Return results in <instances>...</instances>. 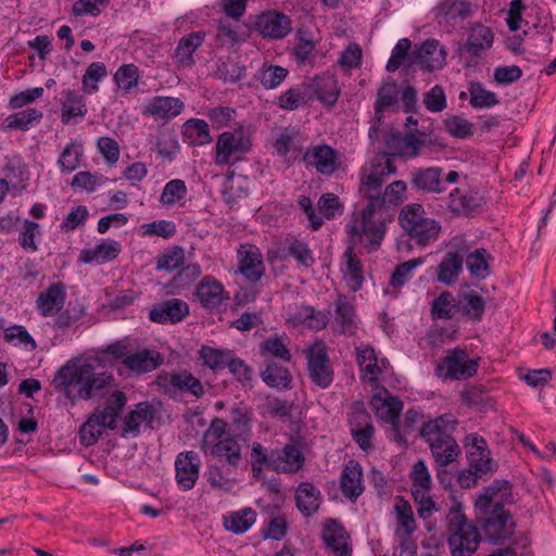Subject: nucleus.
<instances>
[{
    "mask_svg": "<svg viewBox=\"0 0 556 556\" xmlns=\"http://www.w3.org/2000/svg\"><path fill=\"white\" fill-rule=\"evenodd\" d=\"M346 232L352 245L361 244L369 251L377 250L386 233L382 212L362 208L355 212L346 225Z\"/></svg>",
    "mask_w": 556,
    "mask_h": 556,
    "instance_id": "423d86ee",
    "label": "nucleus"
},
{
    "mask_svg": "<svg viewBox=\"0 0 556 556\" xmlns=\"http://www.w3.org/2000/svg\"><path fill=\"white\" fill-rule=\"evenodd\" d=\"M66 299L65 287L61 282L52 283L41 292L36 300V307L41 316L48 317L58 314Z\"/></svg>",
    "mask_w": 556,
    "mask_h": 556,
    "instance_id": "393cba45",
    "label": "nucleus"
},
{
    "mask_svg": "<svg viewBox=\"0 0 556 556\" xmlns=\"http://www.w3.org/2000/svg\"><path fill=\"white\" fill-rule=\"evenodd\" d=\"M447 544L452 556H471L478 548L481 534L463 513L460 502L453 500L447 514Z\"/></svg>",
    "mask_w": 556,
    "mask_h": 556,
    "instance_id": "20e7f679",
    "label": "nucleus"
},
{
    "mask_svg": "<svg viewBox=\"0 0 556 556\" xmlns=\"http://www.w3.org/2000/svg\"><path fill=\"white\" fill-rule=\"evenodd\" d=\"M514 503L511 485L506 480L493 481L476 500V508L481 513V528L489 542L498 544L514 535L516 520L506 507Z\"/></svg>",
    "mask_w": 556,
    "mask_h": 556,
    "instance_id": "f257e3e1",
    "label": "nucleus"
},
{
    "mask_svg": "<svg viewBox=\"0 0 556 556\" xmlns=\"http://www.w3.org/2000/svg\"><path fill=\"white\" fill-rule=\"evenodd\" d=\"M108 71L102 62H93L91 63L84 76H83V88L88 93H94L99 90L97 85L98 81L106 77Z\"/></svg>",
    "mask_w": 556,
    "mask_h": 556,
    "instance_id": "338daca9",
    "label": "nucleus"
},
{
    "mask_svg": "<svg viewBox=\"0 0 556 556\" xmlns=\"http://www.w3.org/2000/svg\"><path fill=\"white\" fill-rule=\"evenodd\" d=\"M399 222L409 241L420 247L437 241L441 232L440 223L427 216L424 206L418 203L404 206L400 212Z\"/></svg>",
    "mask_w": 556,
    "mask_h": 556,
    "instance_id": "39448f33",
    "label": "nucleus"
},
{
    "mask_svg": "<svg viewBox=\"0 0 556 556\" xmlns=\"http://www.w3.org/2000/svg\"><path fill=\"white\" fill-rule=\"evenodd\" d=\"M388 153L395 156L415 157L419 154L424 140L418 139L414 134L402 135L392 132L387 141Z\"/></svg>",
    "mask_w": 556,
    "mask_h": 556,
    "instance_id": "bb28decb",
    "label": "nucleus"
},
{
    "mask_svg": "<svg viewBox=\"0 0 556 556\" xmlns=\"http://www.w3.org/2000/svg\"><path fill=\"white\" fill-rule=\"evenodd\" d=\"M307 367L312 381L321 389L333 381V370L325 350H311L307 354Z\"/></svg>",
    "mask_w": 556,
    "mask_h": 556,
    "instance_id": "dca6fc26",
    "label": "nucleus"
},
{
    "mask_svg": "<svg viewBox=\"0 0 556 556\" xmlns=\"http://www.w3.org/2000/svg\"><path fill=\"white\" fill-rule=\"evenodd\" d=\"M356 362L362 371V378L370 382L378 380L381 368L378 366L377 355L374 348L362 344L355 348Z\"/></svg>",
    "mask_w": 556,
    "mask_h": 556,
    "instance_id": "79ce46f5",
    "label": "nucleus"
},
{
    "mask_svg": "<svg viewBox=\"0 0 556 556\" xmlns=\"http://www.w3.org/2000/svg\"><path fill=\"white\" fill-rule=\"evenodd\" d=\"M84 155V147L80 142L70 141L60 153L58 165L62 173H72L79 167Z\"/></svg>",
    "mask_w": 556,
    "mask_h": 556,
    "instance_id": "3c124183",
    "label": "nucleus"
},
{
    "mask_svg": "<svg viewBox=\"0 0 556 556\" xmlns=\"http://www.w3.org/2000/svg\"><path fill=\"white\" fill-rule=\"evenodd\" d=\"M187 195V187L181 179H172L165 184L160 202L163 205H173Z\"/></svg>",
    "mask_w": 556,
    "mask_h": 556,
    "instance_id": "774afa93",
    "label": "nucleus"
},
{
    "mask_svg": "<svg viewBox=\"0 0 556 556\" xmlns=\"http://www.w3.org/2000/svg\"><path fill=\"white\" fill-rule=\"evenodd\" d=\"M289 71L282 66L264 63L256 72L255 78L265 89L279 87L287 78Z\"/></svg>",
    "mask_w": 556,
    "mask_h": 556,
    "instance_id": "603ef678",
    "label": "nucleus"
},
{
    "mask_svg": "<svg viewBox=\"0 0 556 556\" xmlns=\"http://www.w3.org/2000/svg\"><path fill=\"white\" fill-rule=\"evenodd\" d=\"M478 361V358H469L465 350L456 348L447 353L437 366L435 371L439 377L466 379L476 375Z\"/></svg>",
    "mask_w": 556,
    "mask_h": 556,
    "instance_id": "0eeeda50",
    "label": "nucleus"
},
{
    "mask_svg": "<svg viewBox=\"0 0 556 556\" xmlns=\"http://www.w3.org/2000/svg\"><path fill=\"white\" fill-rule=\"evenodd\" d=\"M127 397L122 391H115L108 399L104 408L91 416V421H96L97 426L116 429L117 421L126 405Z\"/></svg>",
    "mask_w": 556,
    "mask_h": 556,
    "instance_id": "412c9836",
    "label": "nucleus"
},
{
    "mask_svg": "<svg viewBox=\"0 0 556 556\" xmlns=\"http://www.w3.org/2000/svg\"><path fill=\"white\" fill-rule=\"evenodd\" d=\"M253 412L245 405L239 404L230 410L228 427L235 437L247 441L251 434Z\"/></svg>",
    "mask_w": 556,
    "mask_h": 556,
    "instance_id": "a19ab883",
    "label": "nucleus"
},
{
    "mask_svg": "<svg viewBox=\"0 0 556 556\" xmlns=\"http://www.w3.org/2000/svg\"><path fill=\"white\" fill-rule=\"evenodd\" d=\"M295 503L303 516L311 517L319 508L320 492L312 483L302 482L296 489Z\"/></svg>",
    "mask_w": 556,
    "mask_h": 556,
    "instance_id": "4c0bfd02",
    "label": "nucleus"
},
{
    "mask_svg": "<svg viewBox=\"0 0 556 556\" xmlns=\"http://www.w3.org/2000/svg\"><path fill=\"white\" fill-rule=\"evenodd\" d=\"M194 295L201 306L207 309L218 308L229 299L224 286L212 276H205L197 286Z\"/></svg>",
    "mask_w": 556,
    "mask_h": 556,
    "instance_id": "a211bd4d",
    "label": "nucleus"
},
{
    "mask_svg": "<svg viewBox=\"0 0 556 556\" xmlns=\"http://www.w3.org/2000/svg\"><path fill=\"white\" fill-rule=\"evenodd\" d=\"M399 93L397 84L392 79L386 80L379 88L375 102V117L378 123L382 119L383 111L393 109L397 104Z\"/></svg>",
    "mask_w": 556,
    "mask_h": 556,
    "instance_id": "49530a36",
    "label": "nucleus"
},
{
    "mask_svg": "<svg viewBox=\"0 0 556 556\" xmlns=\"http://www.w3.org/2000/svg\"><path fill=\"white\" fill-rule=\"evenodd\" d=\"M394 509L399 521L396 533L400 534L403 531V535L410 536L417 528L412 506L403 497H399Z\"/></svg>",
    "mask_w": 556,
    "mask_h": 556,
    "instance_id": "6e6d98bb",
    "label": "nucleus"
},
{
    "mask_svg": "<svg viewBox=\"0 0 556 556\" xmlns=\"http://www.w3.org/2000/svg\"><path fill=\"white\" fill-rule=\"evenodd\" d=\"M239 271L250 282H257L264 275L262 254L256 248L238 251Z\"/></svg>",
    "mask_w": 556,
    "mask_h": 556,
    "instance_id": "c756f323",
    "label": "nucleus"
},
{
    "mask_svg": "<svg viewBox=\"0 0 556 556\" xmlns=\"http://www.w3.org/2000/svg\"><path fill=\"white\" fill-rule=\"evenodd\" d=\"M311 89L306 86V81L290 87L283 91L277 99V105L285 111H295L308 105L311 100Z\"/></svg>",
    "mask_w": 556,
    "mask_h": 556,
    "instance_id": "e433bc0d",
    "label": "nucleus"
},
{
    "mask_svg": "<svg viewBox=\"0 0 556 556\" xmlns=\"http://www.w3.org/2000/svg\"><path fill=\"white\" fill-rule=\"evenodd\" d=\"M304 160L323 175H331L339 166L337 152L327 144L317 146L311 152H306Z\"/></svg>",
    "mask_w": 556,
    "mask_h": 556,
    "instance_id": "72a5a7b5",
    "label": "nucleus"
},
{
    "mask_svg": "<svg viewBox=\"0 0 556 556\" xmlns=\"http://www.w3.org/2000/svg\"><path fill=\"white\" fill-rule=\"evenodd\" d=\"M3 173L5 175L4 179L22 185V188H25V182L29 179L28 166L23 157L17 154L4 159Z\"/></svg>",
    "mask_w": 556,
    "mask_h": 556,
    "instance_id": "864d4df0",
    "label": "nucleus"
},
{
    "mask_svg": "<svg viewBox=\"0 0 556 556\" xmlns=\"http://www.w3.org/2000/svg\"><path fill=\"white\" fill-rule=\"evenodd\" d=\"M266 367L261 372L262 380L269 388L290 389L292 377L290 371L273 359H265Z\"/></svg>",
    "mask_w": 556,
    "mask_h": 556,
    "instance_id": "37998d69",
    "label": "nucleus"
},
{
    "mask_svg": "<svg viewBox=\"0 0 556 556\" xmlns=\"http://www.w3.org/2000/svg\"><path fill=\"white\" fill-rule=\"evenodd\" d=\"M163 362L164 357L160 352L143 349L126 356L123 364L136 374H147L159 368Z\"/></svg>",
    "mask_w": 556,
    "mask_h": 556,
    "instance_id": "c85d7f7f",
    "label": "nucleus"
},
{
    "mask_svg": "<svg viewBox=\"0 0 556 556\" xmlns=\"http://www.w3.org/2000/svg\"><path fill=\"white\" fill-rule=\"evenodd\" d=\"M114 380L111 372L97 371L96 367L86 361L80 364L67 362L56 370L51 383L55 391L75 403L78 400L87 401L108 393L114 386Z\"/></svg>",
    "mask_w": 556,
    "mask_h": 556,
    "instance_id": "f03ea898",
    "label": "nucleus"
},
{
    "mask_svg": "<svg viewBox=\"0 0 556 556\" xmlns=\"http://www.w3.org/2000/svg\"><path fill=\"white\" fill-rule=\"evenodd\" d=\"M345 267L342 269L344 281L348 288L356 292L364 282L362 263L353 252V247H349L344 252Z\"/></svg>",
    "mask_w": 556,
    "mask_h": 556,
    "instance_id": "c03bdc74",
    "label": "nucleus"
},
{
    "mask_svg": "<svg viewBox=\"0 0 556 556\" xmlns=\"http://www.w3.org/2000/svg\"><path fill=\"white\" fill-rule=\"evenodd\" d=\"M201 460L194 451L181 452L175 459L176 481L180 490L194 488L200 476Z\"/></svg>",
    "mask_w": 556,
    "mask_h": 556,
    "instance_id": "9b49d317",
    "label": "nucleus"
},
{
    "mask_svg": "<svg viewBox=\"0 0 556 556\" xmlns=\"http://www.w3.org/2000/svg\"><path fill=\"white\" fill-rule=\"evenodd\" d=\"M465 253L447 251L438 266V280L446 286L454 285L463 271Z\"/></svg>",
    "mask_w": 556,
    "mask_h": 556,
    "instance_id": "473e14b6",
    "label": "nucleus"
},
{
    "mask_svg": "<svg viewBox=\"0 0 556 556\" xmlns=\"http://www.w3.org/2000/svg\"><path fill=\"white\" fill-rule=\"evenodd\" d=\"M448 198V207L457 214H468L479 205L477 194L469 190L455 188Z\"/></svg>",
    "mask_w": 556,
    "mask_h": 556,
    "instance_id": "5fc2aeb1",
    "label": "nucleus"
},
{
    "mask_svg": "<svg viewBox=\"0 0 556 556\" xmlns=\"http://www.w3.org/2000/svg\"><path fill=\"white\" fill-rule=\"evenodd\" d=\"M462 309L464 314L472 321H480L484 314L485 301L476 292L464 294L462 299Z\"/></svg>",
    "mask_w": 556,
    "mask_h": 556,
    "instance_id": "0e129e2a",
    "label": "nucleus"
},
{
    "mask_svg": "<svg viewBox=\"0 0 556 556\" xmlns=\"http://www.w3.org/2000/svg\"><path fill=\"white\" fill-rule=\"evenodd\" d=\"M185 264V250L175 245L162 253L156 261V270L173 271Z\"/></svg>",
    "mask_w": 556,
    "mask_h": 556,
    "instance_id": "e2e57ef3",
    "label": "nucleus"
},
{
    "mask_svg": "<svg viewBox=\"0 0 556 556\" xmlns=\"http://www.w3.org/2000/svg\"><path fill=\"white\" fill-rule=\"evenodd\" d=\"M251 148V143L241 131H224L217 138L215 146V163L225 166L239 161Z\"/></svg>",
    "mask_w": 556,
    "mask_h": 556,
    "instance_id": "6e6552de",
    "label": "nucleus"
},
{
    "mask_svg": "<svg viewBox=\"0 0 556 556\" xmlns=\"http://www.w3.org/2000/svg\"><path fill=\"white\" fill-rule=\"evenodd\" d=\"M464 260L471 277L482 280L490 276L491 267L489 262L490 260H492V256L485 249H476L473 252L469 253Z\"/></svg>",
    "mask_w": 556,
    "mask_h": 556,
    "instance_id": "09e8293b",
    "label": "nucleus"
},
{
    "mask_svg": "<svg viewBox=\"0 0 556 556\" xmlns=\"http://www.w3.org/2000/svg\"><path fill=\"white\" fill-rule=\"evenodd\" d=\"M204 454L218 458H225L232 467H238L241 462V447L235 438H225L214 444H201Z\"/></svg>",
    "mask_w": 556,
    "mask_h": 556,
    "instance_id": "7c9ffc66",
    "label": "nucleus"
},
{
    "mask_svg": "<svg viewBox=\"0 0 556 556\" xmlns=\"http://www.w3.org/2000/svg\"><path fill=\"white\" fill-rule=\"evenodd\" d=\"M285 251L288 256L293 257L303 267L308 268L315 264L313 251L304 241L293 240L285 248Z\"/></svg>",
    "mask_w": 556,
    "mask_h": 556,
    "instance_id": "680f3d73",
    "label": "nucleus"
},
{
    "mask_svg": "<svg viewBox=\"0 0 556 556\" xmlns=\"http://www.w3.org/2000/svg\"><path fill=\"white\" fill-rule=\"evenodd\" d=\"M304 460L303 452L293 444H287L281 450L271 451V469L278 472H296L303 467Z\"/></svg>",
    "mask_w": 556,
    "mask_h": 556,
    "instance_id": "aec40b11",
    "label": "nucleus"
},
{
    "mask_svg": "<svg viewBox=\"0 0 556 556\" xmlns=\"http://www.w3.org/2000/svg\"><path fill=\"white\" fill-rule=\"evenodd\" d=\"M140 75L135 64H124L114 74V80L119 89L129 93L138 85Z\"/></svg>",
    "mask_w": 556,
    "mask_h": 556,
    "instance_id": "052dcab7",
    "label": "nucleus"
},
{
    "mask_svg": "<svg viewBox=\"0 0 556 556\" xmlns=\"http://www.w3.org/2000/svg\"><path fill=\"white\" fill-rule=\"evenodd\" d=\"M442 172L437 166L415 168L410 173V186L417 191L441 193L444 191Z\"/></svg>",
    "mask_w": 556,
    "mask_h": 556,
    "instance_id": "5701e85b",
    "label": "nucleus"
},
{
    "mask_svg": "<svg viewBox=\"0 0 556 556\" xmlns=\"http://www.w3.org/2000/svg\"><path fill=\"white\" fill-rule=\"evenodd\" d=\"M184 141L192 147H201L213 141L208 123L204 119L190 118L182 125Z\"/></svg>",
    "mask_w": 556,
    "mask_h": 556,
    "instance_id": "58836bf2",
    "label": "nucleus"
},
{
    "mask_svg": "<svg viewBox=\"0 0 556 556\" xmlns=\"http://www.w3.org/2000/svg\"><path fill=\"white\" fill-rule=\"evenodd\" d=\"M261 355L266 359L279 358L285 362L291 359V353L287 344L279 336H273L263 341L260 345Z\"/></svg>",
    "mask_w": 556,
    "mask_h": 556,
    "instance_id": "bf43d9fd",
    "label": "nucleus"
},
{
    "mask_svg": "<svg viewBox=\"0 0 556 556\" xmlns=\"http://www.w3.org/2000/svg\"><path fill=\"white\" fill-rule=\"evenodd\" d=\"M256 28L265 38L282 39L292 30L290 17L278 11H267L257 16Z\"/></svg>",
    "mask_w": 556,
    "mask_h": 556,
    "instance_id": "f8f14e48",
    "label": "nucleus"
},
{
    "mask_svg": "<svg viewBox=\"0 0 556 556\" xmlns=\"http://www.w3.org/2000/svg\"><path fill=\"white\" fill-rule=\"evenodd\" d=\"M321 539L326 548L330 549L336 556H352L350 535L336 519H328L325 522Z\"/></svg>",
    "mask_w": 556,
    "mask_h": 556,
    "instance_id": "ddd939ff",
    "label": "nucleus"
},
{
    "mask_svg": "<svg viewBox=\"0 0 556 556\" xmlns=\"http://www.w3.org/2000/svg\"><path fill=\"white\" fill-rule=\"evenodd\" d=\"M42 112L37 109H26L9 115L4 123L9 129L27 130L34 123L42 118Z\"/></svg>",
    "mask_w": 556,
    "mask_h": 556,
    "instance_id": "13d9d810",
    "label": "nucleus"
},
{
    "mask_svg": "<svg viewBox=\"0 0 556 556\" xmlns=\"http://www.w3.org/2000/svg\"><path fill=\"white\" fill-rule=\"evenodd\" d=\"M396 167L391 160L372 162L369 166L362 168L361 185L372 186L382 189L388 176L394 174Z\"/></svg>",
    "mask_w": 556,
    "mask_h": 556,
    "instance_id": "f704fd0d",
    "label": "nucleus"
},
{
    "mask_svg": "<svg viewBox=\"0 0 556 556\" xmlns=\"http://www.w3.org/2000/svg\"><path fill=\"white\" fill-rule=\"evenodd\" d=\"M156 416L155 407L149 402H140L124 418L122 437L136 438L142 424L151 425Z\"/></svg>",
    "mask_w": 556,
    "mask_h": 556,
    "instance_id": "6ab92c4d",
    "label": "nucleus"
},
{
    "mask_svg": "<svg viewBox=\"0 0 556 556\" xmlns=\"http://www.w3.org/2000/svg\"><path fill=\"white\" fill-rule=\"evenodd\" d=\"M494 41L492 29L480 23H476L469 28L468 38L464 45V50L471 56L479 59L485 51L491 49Z\"/></svg>",
    "mask_w": 556,
    "mask_h": 556,
    "instance_id": "b1692460",
    "label": "nucleus"
},
{
    "mask_svg": "<svg viewBox=\"0 0 556 556\" xmlns=\"http://www.w3.org/2000/svg\"><path fill=\"white\" fill-rule=\"evenodd\" d=\"M119 243L114 240H103L92 249H85L80 252L79 261L85 264L96 262L97 264H104L113 261L119 254Z\"/></svg>",
    "mask_w": 556,
    "mask_h": 556,
    "instance_id": "c9c22d12",
    "label": "nucleus"
},
{
    "mask_svg": "<svg viewBox=\"0 0 556 556\" xmlns=\"http://www.w3.org/2000/svg\"><path fill=\"white\" fill-rule=\"evenodd\" d=\"M184 108L185 103L179 98L155 96L147 101L142 114L155 121H169L178 116Z\"/></svg>",
    "mask_w": 556,
    "mask_h": 556,
    "instance_id": "2eb2a0df",
    "label": "nucleus"
},
{
    "mask_svg": "<svg viewBox=\"0 0 556 556\" xmlns=\"http://www.w3.org/2000/svg\"><path fill=\"white\" fill-rule=\"evenodd\" d=\"M435 18L455 24L471 16L472 4L466 0H441L434 8Z\"/></svg>",
    "mask_w": 556,
    "mask_h": 556,
    "instance_id": "2f4dec72",
    "label": "nucleus"
},
{
    "mask_svg": "<svg viewBox=\"0 0 556 556\" xmlns=\"http://www.w3.org/2000/svg\"><path fill=\"white\" fill-rule=\"evenodd\" d=\"M189 314L188 304L180 299L162 301L150 309L149 317L157 324H176Z\"/></svg>",
    "mask_w": 556,
    "mask_h": 556,
    "instance_id": "f3484780",
    "label": "nucleus"
},
{
    "mask_svg": "<svg viewBox=\"0 0 556 556\" xmlns=\"http://www.w3.org/2000/svg\"><path fill=\"white\" fill-rule=\"evenodd\" d=\"M87 114L86 103L76 91L65 90L61 101V122L68 124L73 118L84 117Z\"/></svg>",
    "mask_w": 556,
    "mask_h": 556,
    "instance_id": "a18cd8bd",
    "label": "nucleus"
},
{
    "mask_svg": "<svg viewBox=\"0 0 556 556\" xmlns=\"http://www.w3.org/2000/svg\"><path fill=\"white\" fill-rule=\"evenodd\" d=\"M340 488L343 495L355 501L364 491L363 469L358 462L351 459L342 469Z\"/></svg>",
    "mask_w": 556,
    "mask_h": 556,
    "instance_id": "a878e982",
    "label": "nucleus"
},
{
    "mask_svg": "<svg viewBox=\"0 0 556 556\" xmlns=\"http://www.w3.org/2000/svg\"><path fill=\"white\" fill-rule=\"evenodd\" d=\"M457 424L451 414H444L424 422L419 429L420 437L428 443L435 463L441 467L455 462L460 454V448L453 438Z\"/></svg>",
    "mask_w": 556,
    "mask_h": 556,
    "instance_id": "7ed1b4c3",
    "label": "nucleus"
},
{
    "mask_svg": "<svg viewBox=\"0 0 556 556\" xmlns=\"http://www.w3.org/2000/svg\"><path fill=\"white\" fill-rule=\"evenodd\" d=\"M334 305V331L340 334H353L357 328V316L353 303L345 295H339Z\"/></svg>",
    "mask_w": 556,
    "mask_h": 556,
    "instance_id": "cd10ccee",
    "label": "nucleus"
},
{
    "mask_svg": "<svg viewBox=\"0 0 556 556\" xmlns=\"http://www.w3.org/2000/svg\"><path fill=\"white\" fill-rule=\"evenodd\" d=\"M464 445L470 469L475 475H484L495 470V464L490 457L486 441L478 433H469L465 437Z\"/></svg>",
    "mask_w": 556,
    "mask_h": 556,
    "instance_id": "9d476101",
    "label": "nucleus"
},
{
    "mask_svg": "<svg viewBox=\"0 0 556 556\" xmlns=\"http://www.w3.org/2000/svg\"><path fill=\"white\" fill-rule=\"evenodd\" d=\"M469 102L473 108H492L498 103L496 94L490 90H486L480 83H472L469 87Z\"/></svg>",
    "mask_w": 556,
    "mask_h": 556,
    "instance_id": "69168bd1",
    "label": "nucleus"
},
{
    "mask_svg": "<svg viewBox=\"0 0 556 556\" xmlns=\"http://www.w3.org/2000/svg\"><path fill=\"white\" fill-rule=\"evenodd\" d=\"M402 408L403 403L396 396H387L375 406L377 418L392 425L397 431H400L399 417Z\"/></svg>",
    "mask_w": 556,
    "mask_h": 556,
    "instance_id": "8fccbe9b",
    "label": "nucleus"
},
{
    "mask_svg": "<svg viewBox=\"0 0 556 556\" xmlns=\"http://www.w3.org/2000/svg\"><path fill=\"white\" fill-rule=\"evenodd\" d=\"M256 513L252 508H243L224 516V527L235 534L247 532L255 522Z\"/></svg>",
    "mask_w": 556,
    "mask_h": 556,
    "instance_id": "de8ad7c7",
    "label": "nucleus"
},
{
    "mask_svg": "<svg viewBox=\"0 0 556 556\" xmlns=\"http://www.w3.org/2000/svg\"><path fill=\"white\" fill-rule=\"evenodd\" d=\"M157 384L166 393L188 394L195 399L204 395V387L201 380L188 370L161 374L157 376Z\"/></svg>",
    "mask_w": 556,
    "mask_h": 556,
    "instance_id": "1a4fd4ad",
    "label": "nucleus"
},
{
    "mask_svg": "<svg viewBox=\"0 0 556 556\" xmlns=\"http://www.w3.org/2000/svg\"><path fill=\"white\" fill-rule=\"evenodd\" d=\"M204 39V31H193L179 40L175 50V58L179 65L191 67L194 64L193 53L202 46Z\"/></svg>",
    "mask_w": 556,
    "mask_h": 556,
    "instance_id": "ea45409f",
    "label": "nucleus"
},
{
    "mask_svg": "<svg viewBox=\"0 0 556 556\" xmlns=\"http://www.w3.org/2000/svg\"><path fill=\"white\" fill-rule=\"evenodd\" d=\"M446 52L435 39L426 40L410 54V64L419 65L427 71L441 68L445 63Z\"/></svg>",
    "mask_w": 556,
    "mask_h": 556,
    "instance_id": "4468645a",
    "label": "nucleus"
},
{
    "mask_svg": "<svg viewBox=\"0 0 556 556\" xmlns=\"http://www.w3.org/2000/svg\"><path fill=\"white\" fill-rule=\"evenodd\" d=\"M311 89V100L316 98L324 105L332 106L340 97L338 80L332 75H321L306 81Z\"/></svg>",
    "mask_w": 556,
    "mask_h": 556,
    "instance_id": "4be33fe9",
    "label": "nucleus"
},
{
    "mask_svg": "<svg viewBox=\"0 0 556 556\" xmlns=\"http://www.w3.org/2000/svg\"><path fill=\"white\" fill-rule=\"evenodd\" d=\"M203 364L210 369L217 371L227 367L230 361V351L203 345L199 352Z\"/></svg>",
    "mask_w": 556,
    "mask_h": 556,
    "instance_id": "4d7b16f0",
    "label": "nucleus"
}]
</instances>
